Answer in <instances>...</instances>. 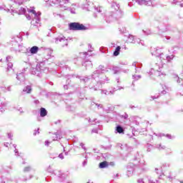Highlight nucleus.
I'll return each instance as SVG.
<instances>
[{"label": "nucleus", "mask_w": 183, "mask_h": 183, "mask_svg": "<svg viewBox=\"0 0 183 183\" xmlns=\"http://www.w3.org/2000/svg\"><path fill=\"white\" fill-rule=\"evenodd\" d=\"M28 14H26V18L28 21H31L32 19L31 24L32 25H36V24H39L41 22V12L35 11L34 7H31L30 9H27Z\"/></svg>", "instance_id": "7ed1b4c3"}, {"label": "nucleus", "mask_w": 183, "mask_h": 183, "mask_svg": "<svg viewBox=\"0 0 183 183\" xmlns=\"http://www.w3.org/2000/svg\"><path fill=\"white\" fill-rule=\"evenodd\" d=\"M46 69V67H45V63L44 61H41L40 63H38L36 66V67H32L31 69V73L32 75H36V76H39L42 71H45Z\"/></svg>", "instance_id": "1a4fd4ad"}, {"label": "nucleus", "mask_w": 183, "mask_h": 183, "mask_svg": "<svg viewBox=\"0 0 183 183\" xmlns=\"http://www.w3.org/2000/svg\"><path fill=\"white\" fill-rule=\"evenodd\" d=\"M55 139H61V138H62V136H61L59 134H58V132H56V134H55Z\"/></svg>", "instance_id": "c03bdc74"}, {"label": "nucleus", "mask_w": 183, "mask_h": 183, "mask_svg": "<svg viewBox=\"0 0 183 183\" xmlns=\"http://www.w3.org/2000/svg\"><path fill=\"white\" fill-rule=\"evenodd\" d=\"M127 42L129 44H135L136 40L135 38H134V36L129 34L128 36Z\"/></svg>", "instance_id": "cd10ccee"}, {"label": "nucleus", "mask_w": 183, "mask_h": 183, "mask_svg": "<svg viewBox=\"0 0 183 183\" xmlns=\"http://www.w3.org/2000/svg\"><path fill=\"white\" fill-rule=\"evenodd\" d=\"M53 15H54V18H56V16H59V18H62V14H58L55 11L53 12Z\"/></svg>", "instance_id": "ea45409f"}, {"label": "nucleus", "mask_w": 183, "mask_h": 183, "mask_svg": "<svg viewBox=\"0 0 183 183\" xmlns=\"http://www.w3.org/2000/svg\"><path fill=\"white\" fill-rule=\"evenodd\" d=\"M87 11H94V17L102 16V7H97L92 2H88L85 5Z\"/></svg>", "instance_id": "0eeeda50"}, {"label": "nucleus", "mask_w": 183, "mask_h": 183, "mask_svg": "<svg viewBox=\"0 0 183 183\" xmlns=\"http://www.w3.org/2000/svg\"><path fill=\"white\" fill-rule=\"evenodd\" d=\"M108 69V72L111 71L114 75H117V74H119L121 72V68L117 66H113L112 68H106Z\"/></svg>", "instance_id": "4468645a"}, {"label": "nucleus", "mask_w": 183, "mask_h": 183, "mask_svg": "<svg viewBox=\"0 0 183 183\" xmlns=\"http://www.w3.org/2000/svg\"><path fill=\"white\" fill-rule=\"evenodd\" d=\"M157 75L158 76H161V75H166L165 72L162 71V69H161V66H159L157 63H156L154 68H152L150 69V71L149 72V75L151 76V75Z\"/></svg>", "instance_id": "9b49d317"}, {"label": "nucleus", "mask_w": 183, "mask_h": 183, "mask_svg": "<svg viewBox=\"0 0 183 183\" xmlns=\"http://www.w3.org/2000/svg\"><path fill=\"white\" fill-rule=\"evenodd\" d=\"M107 72H108V69L104 67V66L102 65H100L99 66L98 69L96 71H94L92 74L91 76L92 79L89 77L81 78V76L76 74H72L71 76L72 78H79V79H80V81L82 82L83 84H86V85H88L90 89H94V91H98V89H99V86H98V85L101 84H105V82L106 84H108L109 82V79H108V77L105 76L102 79V80L99 83H97V84L94 86H92V85L91 84V82L92 83L95 82V79L99 77L100 74H107Z\"/></svg>", "instance_id": "f257e3e1"}, {"label": "nucleus", "mask_w": 183, "mask_h": 183, "mask_svg": "<svg viewBox=\"0 0 183 183\" xmlns=\"http://www.w3.org/2000/svg\"><path fill=\"white\" fill-rule=\"evenodd\" d=\"M92 132L94 133V134H98V129H93L92 130Z\"/></svg>", "instance_id": "603ef678"}, {"label": "nucleus", "mask_w": 183, "mask_h": 183, "mask_svg": "<svg viewBox=\"0 0 183 183\" xmlns=\"http://www.w3.org/2000/svg\"><path fill=\"white\" fill-rule=\"evenodd\" d=\"M51 42H55V44H59L61 46H68V39H65L64 36H59L57 37H54V40Z\"/></svg>", "instance_id": "f8f14e48"}, {"label": "nucleus", "mask_w": 183, "mask_h": 183, "mask_svg": "<svg viewBox=\"0 0 183 183\" xmlns=\"http://www.w3.org/2000/svg\"><path fill=\"white\" fill-rule=\"evenodd\" d=\"M143 32L145 35H151V30L149 29L143 30Z\"/></svg>", "instance_id": "79ce46f5"}, {"label": "nucleus", "mask_w": 183, "mask_h": 183, "mask_svg": "<svg viewBox=\"0 0 183 183\" xmlns=\"http://www.w3.org/2000/svg\"><path fill=\"white\" fill-rule=\"evenodd\" d=\"M144 5H146L147 6H151L152 5V6H154V5H155V3H154V0H145Z\"/></svg>", "instance_id": "473e14b6"}, {"label": "nucleus", "mask_w": 183, "mask_h": 183, "mask_svg": "<svg viewBox=\"0 0 183 183\" xmlns=\"http://www.w3.org/2000/svg\"><path fill=\"white\" fill-rule=\"evenodd\" d=\"M137 4L138 5H145V0H132L128 5L129 6H132L133 5H135Z\"/></svg>", "instance_id": "2eb2a0df"}, {"label": "nucleus", "mask_w": 183, "mask_h": 183, "mask_svg": "<svg viewBox=\"0 0 183 183\" xmlns=\"http://www.w3.org/2000/svg\"><path fill=\"white\" fill-rule=\"evenodd\" d=\"M19 14L21 15H24V14H26V9L25 8L21 7L19 10Z\"/></svg>", "instance_id": "e433bc0d"}, {"label": "nucleus", "mask_w": 183, "mask_h": 183, "mask_svg": "<svg viewBox=\"0 0 183 183\" xmlns=\"http://www.w3.org/2000/svg\"><path fill=\"white\" fill-rule=\"evenodd\" d=\"M92 105H96V107H97L98 109H102V108H103L102 104H98L95 102H92Z\"/></svg>", "instance_id": "58836bf2"}, {"label": "nucleus", "mask_w": 183, "mask_h": 183, "mask_svg": "<svg viewBox=\"0 0 183 183\" xmlns=\"http://www.w3.org/2000/svg\"><path fill=\"white\" fill-rule=\"evenodd\" d=\"M156 22H159V25L157 26V29L160 32H167L168 29H169V25L165 23V19L162 16H157L155 17Z\"/></svg>", "instance_id": "423d86ee"}, {"label": "nucleus", "mask_w": 183, "mask_h": 183, "mask_svg": "<svg viewBox=\"0 0 183 183\" xmlns=\"http://www.w3.org/2000/svg\"><path fill=\"white\" fill-rule=\"evenodd\" d=\"M162 94L163 95H165V94H167V91L163 90V91L162 92Z\"/></svg>", "instance_id": "e2e57ef3"}, {"label": "nucleus", "mask_w": 183, "mask_h": 183, "mask_svg": "<svg viewBox=\"0 0 183 183\" xmlns=\"http://www.w3.org/2000/svg\"><path fill=\"white\" fill-rule=\"evenodd\" d=\"M82 66H84L86 69H92V62L89 60H86L82 63Z\"/></svg>", "instance_id": "aec40b11"}, {"label": "nucleus", "mask_w": 183, "mask_h": 183, "mask_svg": "<svg viewBox=\"0 0 183 183\" xmlns=\"http://www.w3.org/2000/svg\"><path fill=\"white\" fill-rule=\"evenodd\" d=\"M176 183H183V181H177Z\"/></svg>", "instance_id": "774afa93"}, {"label": "nucleus", "mask_w": 183, "mask_h": 183, "mask_svg": "<svg viewBox=\"0 0 183 183\" xmlns=\"http://www.w3.org/2000/svg\"><path fill=\"white\" fill-rule=\"evenodd\" d=\"M134 159H135V161H139V157H136L134 158Z\"/></svg>", "instance_id": "69168bd1"}, {"label": "nucleus", "mask_w": 183, "mask_h": 183, "mask_svg": "<svg viewBox=\"0 0 183 183\" xmlns=\"http://www.w3.org/2000/svg\"><path fill=\"white\" fill-rule=\"evenodd\" d=\"M9 102L6 101L1 102L0 104V114H4L5 112V109L8 107Z\"/></svg>", "instance_id": "dca6fc26"}, {"label": "nucleus", "mask_w": 183, "mask_h": 183, "mask_svg": "<svg viewBox=\"0 0 183 183\" xmlns=\"http://www.w3.org/2000/svg\"><path fill=\"white\" fill-rule=\"evenodd\" d=\"M134 164H129L127 165V177H132V174H134Z\"/></svg>", "instance_id": "a211bd4d"}, {"label": "nucleus", "mask_w": 183, "mask_h": 183, "mask_svg": "<svg viewBox=\"0 0 183 183\" xmlns=\"http://www.w3.org/2000/svg\"><path fill=\"white\" fill-rule=\"evenodd\" d=\"M154 148H156L157 149H159V151H164V149H165V148H167L165 147V145H162L161 144H155Z\"/></svg>", "instance_id": "c756f323"}, {"label": "nucleus", "mask_w": 183, "mask_h": 183, "mask_svg": "<svg viewBox=\"0 0 183 183\" xmlns=\"http://www.w3.org/2000/svg\"><path fill=\"white\" fill-rule=\"evenodd\" d=\"M49 144H50L49 141L46 140V141L45 142V145H46V147H49Z\"/></svg>", "instance_id": "4d7b16f0"}, {"label": "nucleus", "mask_w": 183, "mask_h": 183, "mask_svg": "<svg viewBox=\"0 0 183 183\" xmlns=\"http://www.w3.org/2000/svg\"><path fill=\"white\" fill-rule=\"evenodd\" d=\"M132 66H134V68H137L138 67V65H137V63L136 62H133Z\"/></svg>", "instance_id": "bf43d9fd"}, {"label": "nucleus", "mask_w": 183, "mask_h": 183, "mask_svg": "<svg viewBox=\"0 0 183 183\" xmlns=\"http://www.w3.org/2000/svg\"><path fill=\"white\" fill-rule=\"evenodd\" d=\"M165 168H169V164L168 163H164L162 164L161 167V169L155 168L154 171L155 173L158 175V179H164V177L167 178L169 181H172V177L171 176V172H169V173L167 172H162Z\"/></svg>", "instance_id": "20e7f679"}, {"label": "nucleus", "mask_w": 183, "mask_h": 183, "mask_svg": "<svg viewBox=\"0 0 183 183\" xmlns=\"http://www.w3.org/2000/svg\"><path fill=\"white\" fill-rule=\"evenodd\" d=\"M172 5H179L181 8H183V0H169Z\"/></svg>", "instance_id": "412c9836"}, {"label": "nucleus", "mask_w": 183, "mask_h": 183, "mask_svg": "<svg viewBox=\"0 0 183 183\" xmlns=\"http://www.w3.org/2000/svg\"><path fill=\"white\" fill-rule=\"evenodd\" d=\"M30 171H32V167L31 166H27L23 169L24 172H30Z\"/></svg>", "instance_id": "c9c22d12"}, {"label": "nucleus", "mask_w": 183, "mask_h": 183, "mask_svg": "<svg viewBox=\"0 0 183 183\" xmlns=\"http://www.w3.org/2000/svg\"><path fill=\"white\" fill-rule=\"evenodd\" d=\"M32 92V86L27 85L23 89V94H31Z\"/></svg>", "instance_id": "5701e85b"}, {"label": "nucleus", "mask_w": 183, "mask_h": 183, "mask_svg": "<svg viewBox=\"0 0 183 183\" xmlns=\"http://www.w3.org/2000/svg\"><path fill=\"white\" fill-rule=\"evenodd\" d=\"M135 44H141V45H144V41L139 39H134Z\"/></svg>", "instance_id": "4c0bfd02"}, {"label": "nucleus", "mask_w": 183, "mask_h": 183, "mask_svg": "<svg viewBox=\"0 0 183 183\" xmlns=\"http://www.w3.org/2000/svg\"><path fill=\"white\" fill-rule=\"evenodd\" d=\"M59 157L60 159H64V153L59 154Z\"/></svg>", "instance_id": "3c124183"}, {"label": "nucleus", "mask_w": 183, "mask_h": 183, "mask_svg": "<svg viewBox=\"0 0 183 183\" xmlns=\"http://www.w3.org/2000/svg\"><path fill=\"white\" fill-rule=\"evenodd\" d=\"M108 165H109L108 163L106 161H104V162H100L99 167V168L104 169V168H107Z\"/></svg>", "instance_id": "72a5a7b5"}, {"label": "nucleus", "mask_w": 183, "mask_h": 183, "mask_svg": "<svg viewBox=\"0 0 183 183\" xmlns=\"http://www.w3.org/2000/svg\"><path fill=\"white\" fill-rule=\"evenodd\" d=\"M169 39H171L170 36H164V39H163V41H169Z\"/></svg>", "instance_id": "8fccbe9b"}, {"label": "nucleus", "mask_w": 183, "mask_h": 183, "mask_svg": "<svg viewBox=\"0 0 183 183\" xmlns=\"http://www.w3.org/2000/svg\"><path fill=\"white\" fill-rule=\"evenodd\" d=\"M124 131H125V130L124 129V127H122V126H121V125H117V126L116 127V129H115L114 132H115L116 134H124Z\"/></svg>", "instance_id": "4be33fe9"}, {"label": "nucleus", "mask_w": 183, "mask_h": 183, "mask_svg": "<svg viewBox=\"0 0 183 183\" xmlns=\"http://www.w3.org/2000/svg\"><path fill=\"white\" fill-rule=\"evenodd\" d=\"M18 111L20 112V114H24V110L22 109V108H19V109H18Z\"/></svg>", "instance_id": "13d9d810"}, {"label": "nucleus", "mask_w": 183, "mask_h": 183, "mask_svg": "<svg viewBox=\"0 0 183 183\" xmlns=\"http://www.w3.org/2000/svg\"><path fill=\"white\" fill-rule=\"evenodd\" d=\"M88 164V160H84L82 163V166L85 167Z\"/></svg>", "instance_id": "864d4df0"}, {"label": "nucleus", "mask_w": 183, "mask_h": 183, "mask_svg": "<svg viewBox=\"0 0 183 183\" xmlns=\"http://www.w3.org/2000/svg\"><path fill=\"white\" fill-rule=\"evenodd\" d=\"M112 8V9H114V11H110L106 14V21L108 24H109V22H112V21H115L116 19H120V18L124 16V11L119 9V4L113 3Z\"/></svg>", "instance_id": "f03ea898"}, {"label": "nucleus", "mask_w": 183, "mask_h": 183, "mask_svg": "<svg viewBox=\"0 0 183 183\" xmlns=\"http://www.w3.org/2000/svg\"><path fill=\"white\" fill-rule=\"evenodd\" d=\"M12 57L11 56H8L7 57H6V61H9V59H11Z\"/></svg>", "instance_id": "680f3d73"}, {"label": "nucleus", "mask_w": 183, "mask_h": 183, "mask_svg": "<svg viewBox=\"0 0 183 183\" xmlns=\"http://www.w3.org/2000/svg\"><path fill=\"white\" fill-rule=\"evenodd\" d=\"M34 104H36V105H38V104H39V100H34Z\"/></svg>", "instance_id": "052dcab7"}, {"label": "nucleus", "mask_w": 183, "mask_h": 183, "mask_svg": "<svg viewBox=\"0 0 183 183\" xmlns=\"http://www.w3.org/2000/svg\"><path fill=\"white\" fill-rule=\"evenodd\" d=\"M6 89L9 91V92H11V86H8L7 88H6Z\"/></svg>", "instance_id": "0e129e2a"}, {"label": "nucleus", "mask_w": 183, "mask_h": 183, "mask_svg": "<svg viewBox=\"0 0 183 183\" xmlns=\"http://www.w3.org/2000/svg\"><path fill=\"white\" fill-rule=\"evenodd\" d=\"M16 79H18V81H20V82H22V81H24L25 76L24 75V72L18 73L16 76Z\"/></svg>", "instance_id": "a878e982"}, {"label": "nucleus", "mask_w": 183, "mask_h": 183, "mask_svg": "<svg viewBox=\"0 0 183 183\" xmlns=\"http://www.w3.org/2000/svg\"><path fill=\"white\" fill-rule=\"evenodd\" d=\"M48 115V111H46V109L44 107H41L40 109V117H41V118H44V117H46Z\"/></svg>", "instance_id": "393cba45"}, {"label": "nucleus", "mask_w": 183, "mask_h": 183, "mask_svg": "<svg viewBox=\"0 0 183 183\" xmlns=\"http://www.w3.org/2000/svg\"><path fill=\"white\" fill-rule=\"evenodd\" d=\"M151 54L152 56H157V58H159V59H162V58H161V56L164 55V54H162V52L161 51V49H159V47H157V48L152 47Z\"/></svg>", "instance_id": "ddd939ff"}, {"label": "nucleus", "mask_w": 183, "mask_h": 183, "mask_svg": "<svg viewBox=\"0 0 183 183\" xmlns=\"http://www.w3.org/2000/svg\"><path fill=\"white\" fill-rule=\"evenodd\" d=\"M175 56L174 54H172L170 56H165V54H162L161 58L162 59H164V61H167V62H172V61L174 59Z\"/></svg>", "instance_id": "6ab92c4d"}, {"label": "nucleus", "mask_w": 183, "mask_h": 183, "mask_svg": "<svg viewBox=\"0 0 183 183\" xmlns=\"http://www.w3.org/2000/svg\"><path fill=\"white\" fill-rule=\"evenodd\" d=\"M14 148H15L14 152L15 155L17 157H19V152H18V149H16V144H13Z\"/></svg>", "instance_id": "a19ab883"}, {"label": "nucleus", "mask_w": 183, "mask_h": 183, "mask_svg": "<svg viewBox=\"0 0 183 183\" xmlns=\"http://www.w3.org/2000/svg\"><path fill=\"white\" fill-rule=\"evenodd\" d=\"M122 118H124V119H128V115L127 113H124V114L122 116Z\"/></svg>", "instance_id": "09e8293b"}, {"label": "nucleus", "mask_w": 183, "mask_h": 183, "mask_svg": "<svg viewBox=\"0 0 183 183\" xmlns=\"http://www.w3.org/2000/svg\"><path fill=\"white\" fill-rule=\"evenodd\" d=\"M101 94H104V95H109V93L107 90H102Z\"/></svg>", "instance_id": "a18cd8bd"}, {"label": "nucleus", "mask_w": 183, "mask_h": 183, "mask_svg": "<svg viewBox=\"0 0 183 183\" xmlns=\"http://www.w3.org/2000/svg\"><path fill=\"white\" fill-rule=\"evenodd\" d=\"M70 31H88L89 28L79 22H71L69 24Z\"/></svg>", "instance_id": "6e6552de"}, {"label": "nucleus", "mask_w": 183, "mask_h": 183, "mask_svg": "<svg viewBox=\"0 0 183 183\" xmlns=\"http://www.w3.org/2000/svg\"><path fill=\"white\" fill-rule=\"evenodd\" d=\"M22 49H19V50H16L18 52H22L23 54H26L29 56L30 55H35V54H38V51H39V47L37 46H34L30 49H26L25 47L21 46Z\"/></svg>", "instance_id": "9d476101"}, {"label": "nucleus", "mask_w": 183, "mask_h": 183, "mask_svg": "<svg viewBox=\"0 0 183 183\" xmlns=\"http://www.w3.org/2000/svg\"><path fill=\"white\" fill-rule=\"evenodd\" d=\"M69 1L71 0H49L51 6L58 5L61 11H68L69 9Z\"/></svg>", "instance_id": "39448f33"}, {"label": "nucleus", "mask_w": 183, "mask_h": 183, "mask_svg": "<svg viewBox=\"0 0 183 183\" xmlns=\"http://www.w3.org/2000/svg\"><path fill=\"white\" fill-rule=\"evenodd\" d=\"M79 145L81 147L82 149L86 151V148L85 147V144L84 143H80Z\"/></svg>", "instance_id": "49530a36"}, {"label": "nucleus", "mask_w": 183, "mask_h": 183, "mask_svg": "<svg viewBox=\"0 0 183 183\" xmlns=\"http://www.w3.org/2000/svg\"><path fill=\"white\" fill-rule=\"evenodd\" d=\"M154 134L156 135V137H166V138H168V139H172V136H171V134H157V133H154Z\"/></svg>", "instance_id": "c85d7f7f"}, {"label": "nucleus", "mask_w": 183, "mask_h": 183, "mask_svg": "<svg viewBox=\"0 0 183 183\" xmlns=\"http://www.w3.org/2000/svg\"><path fill=\"white\" fill-rule=\"evenodd\" d=\"M13 64L12 63H8L7 64V71H9V69H12Z\"/></svg>", "instance_id": "37998d69"}, {"label": "nucleus", "mask_w": 183, "mask_h": 183, "mask_svg": "<svg viewBox=\"0 0 183 183\" xmlns=\"http://www.w3.org/2000/svg\"><path fill=\"white\" fill-rule=\"evenodd\" d=\"M69 11H70L71 14H76L75 8H70Z\"/></svg>", "instance_id": "de8ad7c7"}, {"label": "nucleus", "mask_w": 183, "mask_h": 183, "mask_svg": "<svg viewBox=\"0 0 183 183\" xmlns=\"http://www.w3.org/2000/svg\"><path fill=\"white\" fill-rule=\"evenodd\" d=\"M151 98H152V99H157V98H159V95L152 96Z\"/></svg>", "instance_id": "5fc2aeb1"}, {"label": "nucleus", "mask_w": 183, "mask_h": 183, "mask_svg": "<svg viewBox=\"0 0 183 183\" xmlns=\"http://www.w3.org/2000/svg\"><path fill=\"white\" fill-rule=\"evenodd\" d=\"M54 52V50H52L51 49H46L44 51V53L46 54L45 56V59H46V61H48V59H51V58H52V53Z\"/></svg>", "instance_id": "f3484780"}, {"label": "nucleus", "mask_w": 183, "mask_h": 183, "mask_svg": "<svg viewBox=\"0 0 183 183\" xmlns=\"http://www.w3.org/2000/svg\"><path fill=\"white\" fill-rule=\"evenodd\" d=\"M141 78H142V76L141 75H137V74H134L132 76V85L133 86H135V84H134L135 82V81H139V79H141Z\"/></svg>", "instance_id": "bb28decb"}, {"label": "nucleus", "mask_w": 183, "mask_h": 183, "mask_svg": "<svg viewBox=\"0 0 183 183\" xmlns=\"http://www.w3.org/2000/svg\"><path fill=\"white\" fill-rule=\"evenodd\" d=\"M119 52H121V46H118L113 53L114 56H118V55H119Z\"/></svg>", "instance_id": "7c9ffc66"}, {"label": "nucleus", "mask_w": 183, "mask_h": 183, "mask_svg": "<svg viewBox=\"0 0 183 183\" xmlns=\"http://www.w3.org/2000/svg\"><path fill=\"white\" fill-rule=\"evenodd\" d=\"M141 68H142V64H137V67H135V74H139L141 71Z\"/></svg>", "instance_id": "f704fd0d"}, {"label": "nucleus", "mask_w": 183, "mask_h": 183, "mask_svg": "<svg viewBox=\"0 0 183 183\" xmlns=\"http://www.w3.org/2000/svg\"><path fill=\"white\" fill-rule=\"evenodd\" d=\"M103 49H104V48H102H102H100V51H101V52H102V53L104 54V53H105V51H103Z\"/></svg>", "instance_id": "338daca9"}, {"label": "nucleus", "mask_w": 183, "mask_h": 183, "mask_svg": "<svg viewBox=\"0 0 183 183\" xmlns=\"http://www.w3.org/2000/svg\"><path fill=\"white\" fill-rule=\"evenodd\" d=\"M121 89H124V87L118 86L117 89L114 88L112 91L109 92V95H114L115 94V91H121Z\"/></svg>", "instance_id": "2f4dec72"}, {"label": "nucleus", "mask_w": 183, "mask_h": 183, "mask_svg": "<svg viewBox=\"0 0 183 183\" xmlns=\"http://www.w3.org/2000/svg\"><path fill=\"white\" fill-rule=\"evenodd\" d=\"M172 79L174 81H175L177 84H182V79L179 78V76L177 74H172Z\"/></svg>", "instance_id": "b1692460"}, {"label": "nucleus", "mask_w": 183, "mask_h": 183, "mask_svg": "<svg viewBox=\"0 0 183 183\" xmlns=\"http://www.w3.org/2000/svg\"><path fill=\"white\" fill-rule=\"evenodd\" d=\"M12 133H8V138H9V139H12Z\"/></svg>", "instance_id": "6e6d98bb"}]
</instances>
